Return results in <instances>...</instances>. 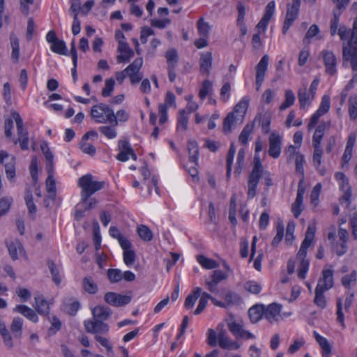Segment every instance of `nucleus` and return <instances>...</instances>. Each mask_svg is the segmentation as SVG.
Here are the masks:
<instances>
[{"label":"nucleus","mask_w":357,"mask_h":357,"mask_svg":"<svg viewBox=\"0 0 357 357\" xmlns=\"http://www.w3.org/2000/svg\"><path fill=\"white\" fill-rule=\"evenodd\" d=\"M34 298L36 302L35 308L38 313L42 315H47L50 313V307L43 296L39 295Z\"/></svg>","instance_id":"393cba45"},{"label":"nucleus","mask_w":357,"mask_h":357,"mask_svg":"<svg viewBox=\"0 0 357 357\" xmlns=\"http://www.w3.org/2000/svg\"><path fill=\"white\" fill-rule=\"evenodd\" d=\"M119 153L116 155V159L126 162L130 158L134 160H137V155L135 153L133 149L131 148L130 144L128 141L119 140Z\"/></svg>","instance_id":"9d476101"},{"label":"nucleus","mask_w":357,"mask_h":357,"mask_svg":"<svg viewBox=\"0 0 357 357\" xmlns=\"http://www.w3.org/2000/svg\"><path fill=\"white\" fill-rule=\"evenodd\" d=\"M53 172H47L48 176L46 179L47 191L49 194V197L52 199H54L56 196V183L53 176Z\"/></svg>","instance_id":"f704fd0d"},{"label":"nucleus","mask_w":357,"mask_h":357,"mask_svg":"<svg viewBox=\"0 0 357 357\" xmlns=\"http://www.w3.org/2000/svg\"><path fill=\"white\" fill-rule=\"evenodd\" d=\"M357 280V273L356 271H351L349 274L344 275L341 279L342 284L346 289H351V286L355 285Z\"/></svg>","instance_id":"e433bc0d"},{"label":"nucleus","mask_w":357,"mask_h":357,"mask_svg":"<svg viewBox=\"0 0 357 357\" xmlns=\"http://www.w3.org/2000/svg\"><path fill=\"white\" fill-rule=\"evenodd\" d=\"M269 56L265 54L262 56L256 66V85L257 90L259 91L265 77L266 72L268 68Z\"/></svg>","instance_id":"ddd939ff"},{"label":"nucleus","mask_w":357,"mask_h":357,"mask_svg":"<svg viewBox=\"0 0 357 357\" xmlns=\"http://www.w3.org/2000/svg\"><path fill=\"white\" fill-rule=\"evenodd\" d=\"M321 55L324 61L326 73L331 76L335 75L337 72V58L335 54L332 51L322 50Z\"/></svg>","instance_id":"423d86ee"},{"label":"nucleus","mask_w":357,"mask_h":357,"mask_svg":"<svg viewBox=\"0 0 357 357\" xmlns=\"http://www.w3.org/2000/svg\"><path fill=\"white\" fill-rule=\"evenodd\" d=\"M188 118L185 110L178 112L177 130L185 131L188 129Z\"/></svg>","instance_id":"49530a36"},{"label":"nucleus","mask_w":357,"mask_h":357,"mask_svg":"<svg viewBox=\"0 0 357 357\" xmlns=\"http://www.w3.org/2000/svg\"><path fill=\"white\" fill-rule=\"evenodd\" d=\"M245 289L252 294H258L261 290V287L255 281H248L245 284Z\"/></svg>","instance_id":"774afa93"},{"label":"nucleus","mask_w":357,"mask_h":357,"mask_svg":"<svg viewBox=\"0 0 357 357\" xmlns=\"http://www.w3.org/2000/svg\"><path fill=\"white\" fill-rule=\"evenodd\" d=\"M86 141L87 139L82 138L80 149L84 153L93 155L96 153V148L91 144L86 142Z\"/></svg>","instance_id":"e2e57ef3"},{"label":"nucleus","mask_w":357,"mask_h":357,"mask_svg":"<svg viewBox=\"0 0 357 357\" xmlns=\"http://www.w3.org/2000/svg\"><path fill=\"white\" fill-rule=\"evenodd\" d=\"M227 277V274L221 270L213 271L211 275V280L206 281V289L211 293H218V284L221 281L226 280Z\"/></svg>","instance_id":"9b49d317"},{"label":"nucleus","mask_w":357,"mask_h":357,"mask_svg":"<svg viewBox=\"0 0 357 357\" xmlns=\"http://www.w3.org/2000/svg\"><path fill=\"white\" fill-rule=\"evenodd\" d=\"M112 126H100L99 131L108 139H114L117 136V132L114 126V123H111Z\"/></svg>","instance_id":"de8ad7c7"},{"label":"nucleus","mask_w":357,"mask_h":357,"mask_svg":"<svg viewBox=\"0 0 357 357\" xmlns=\"http://www.w3.org/2000/svg\"><path fill=\"white\" fill-rule=\"evenodd\" d=\"M245 153L243 149H239L237 155L236 165L234 170V174L239 176L241 174L244 161H245Z\"/></svg>","instance_id":"c03bdc74"},{"label":"nucleus","mask_w":357,"mask_h":357,"mask_svg":"<svg viewBox=\"0 0 357 357\" xmlns=\"http://www.w3.org/2000/svg\"><path fill=\"white\" fill-rule=\"evenodd\" d=\"M137 233L139 236L145 241H151L152 240V232L149 228L145 225H140L137 228Z\"/></svg>","instance_id":"09e8293b"},{"label":"nucleus","mask_w":357,"mask_h":357,"mask_svg":"<svg viewBox=\"0 0 357 357\" xmlns=\"http://www.w3.org/2000/svg\"><path fill=\"white\" fill-rule=\"evenodd\" d=\"M248 314L252 323H257L264 317V305H256L250 307Z\"/></svg>","instance_id":"c85d7f7f"},{"label":"nucleus","mask_w":357,"mask_h":357,"mask_svg":"<svg viewBox=\"0 0 357 357\" xmlns=\"http://www.w3.org/2000/svg\"><path fill=\"white\" fill-rule=\"evenodd\" d=\"M82 285L84 291L90 294H96L98 287L91 276L85 277L83 279Z\"/></svg>","instance_id":"473e14b6"},{"label":"nucleus","mask_w":357,"mask_h":357,"mask_svg":"<svg viewBox=\"0 0 357 357\" xmlns=\"http://www.w3.org/2000/svg\"><path fill=\"white\" fill-rule=\"evenodd\" d=\"M202 293V288L196 287L185 298L184 306L187 309H191L196 303Z\"/></svg>","instance_id":"7c9ffc66"},{"label":"nucleus","mask_w":357,"mask_h":357,"mask_svg":"<svg viewBox=\"0 0 357 357\" xmlns=\"http://www.w3.org/2000/svg\"><path fill=\"white\" fill-rule=\"evenodd\" d=\"M129 119L128 113L124 109L119 110L115 114L113 112V118L110 119L109 123H114V126H117L119 121L125 122Z\"/></svg>","instance_id":"79ce46f5"},{"label":"nucleus","mask_w":357,"mask_h":357,"mask_svg":"<svg viewBox=\"0 0 357 357\" xmlns=\"http://www.w3.org/2000/svg\"><path fill=\"white\" fill-rule=\"evenodd\" d=\"M210 26L207 22L204 21L203 18H201L197 22V30L199 34L202 37L207 38L209 33Z\"/></svg>","instance_id":"6e6d98bb"},{"label":"nucleus","mask_w":357,"mask_h":357,"mask_svg":"<svg viewBox=\"0 0 357 357\" xmlns=\"http://www.w3.org/2000/svg\"><path fill=\"white\" fill-rule=\"evenodd\" d=\"M18 138L14 141V143L20 144L22 150H27L29 149V132L24 127L17 129Z\"/></svg>","instance_id":"b1692460"},{"label":"nucleus","mask_w":357,"mask_h":357,"mask_svg":"<svg viewBox=\"0 0 357 357\" xmlns=\"http://www.w3.org/2000/svg\"><path fill=\"white\" fill-rule=\"evenodd\" d=\"M330 109V97L328 95H324L321 98V102L319 109L317 110V112L321 114L322 116L328 112Z\"/></svg>","instance_id":"13d9d810"},{"label":"nucleus","mask_w":357,"mask_h":357,"mask_svg":"<svg viewBox=\"0 0 357 357\" xmlns=\"http://www.w3.org/2000/svg\"><path fill=\"white\" fill-rule=\"evenodd\" d=\"M281 307L282 306L277 303L268 305L266 308L264 307V317L270 323L277 321L281 317Z\"/></svg>","instance_id":"4468645a"},{"label":"nucleus","mask_w":357,"mask_h":357,"mask_svg":"<svg viewBox=\"0 0 357 357\" xmlns=\"http://www.w3.org/2000/svg\"><path fill=\"white\" fill-rule=\"evenodd\" d=\"M115 82L112 78L105 80V86L102 90V96L103 97H109L111 96L114 86Z\"/></svg>","instance_id":"052dcab7"},{"label":"nucleus","mask_w":357,"mask_h":357,"mask_svg":"<svg viewBox=\"0 0 357 357\" xmlns=\"http://www.w3.org/2000/svg\"><path fill=\"white\" fill-rule=\"evenodd\" d=\"M228 328L229 331L236 337L239 338L241 334L244 331L243 325L236 322L235 320H230L228 324Z\"/></svg>","instance_id":"a19ab883"},{"label":"nucleus","mask_w":357,"mask_h":357,"mask_svg":"<svg viewBox=\"0 0 357 357\" xmlns=\"http://www.w3.org/2000/svg\"><path fill=\"white\" fill-rule=\"evenodd\" d=\"M10 45L12 48L11 57L13 63H17L20 57V43L17 36L12 33L10 36Z\"/></svg>","instance_id":"cd10ccee"},{"label":"nucleus","mask_w":357,"mask_h":357,"mask_svg":"<svg viewBox=\"0 0 357 357\" xmlns=\"http://www.w3.org/2000/svg\"><path fill=\"white\" fill-rule=\"evenodd\" d=\"M107 276L112 283H116L122 280L123 273L119 269L111 268L107 271Z\"/></svg>","instance_id":"4d7b16f0"},{"label":"nucleus","mask_w":357,"mask_h":357,"mask_svg":"<svg viewBox=\"0 0 357 357\" xmlns=\"http://www.w3.org/2000/svg\"><path fill=\"white\" fill-rule=\"evenodd\" d=\"M333 15V17L330 22V33L332 36H334L338 31L339 16L340 13H337V12L334 10Z\"/></svg>","instance_id":"864d4df0"},{"label":"nucleus","mask_w":357,"mask_h":357,"mask_svg":"<svg viewBox=\"0 0 357 357\" xmlns=\"http://www.w3.org/2000/svg\"><path fill=\"white\" fill-rule=\"evenodd\" d=\"M213 56L211 52L202 53L199 59V70L202 75L208 76L212 68Z\"/></svg>","instance_id":"2eb2a0df"},{"label":"nucleus","mask_w":357,"mask_h":357,"mask_svg":"<svg viewBox=\"0 0 357 357\" xmlns=\"http://www.w3.org/2000/svg\"><path fill=\"white\" fill-rule=\"evenodd\" d=\"M349 112L351 119H356L357 117V99L351 97L349 100Z\"/></svg>","instance_id":"338daca9"},{"label":"nucleus","mask_w":357,"mask_h":357,"mask_svg":"<svg viewBox=\"0 0 357 357\" xmlns=\"http://www.w3.org/2000/svg\"><path fill=\"white\" fill-rule=\"evenodd\" d=\"M213 89V84L212 82L206 79L203 82L202 84V87L199 92V96L202 100L205 99L207 95H208Z\"/></svg>","instance_id":"3c124183"},{"label":"nucleus","mask_w":357,"mask_h":357,"mask_svg":"<svg viewBox=\"0 0 357 357\" xmlns=\"http://www.w3.org/2000/svg\"><path fill=\"white\" fill-rule=\"evenodd\" d=\"M314 152H313V164L314 167H320L321 165V158L323 151L321 149V146H313Z\"/></svg>","instance_id":"5fc2aeb1"},{"label":"nucleus","mask_w":357,"mask_h":357,"mask_svg":"<svg viewBox=\"0 0 357 357\" xmlns=\"http://www.w3.org/2000/svg\"><path fill=\"white\" fill-rule=\"evenodd\" d=\"M0 334L2 337L3 344L6 347L9 349H12L14 347V342L13 340L12 335L8 330L6 328V326L4 322L0 320Z\"/></svg>","instance_id":"a878e982"},{"label":"nucleus","mask_w":357,"mask_h":357,"mask_svg":"<svg viewBox=\"0 0 357 357\" xmlns=\"http://www.w3.org/2000/svg\"><path fill=\"white\" fill-rule=\"evenodd\" d=\"M314 336L316 341L319 343V346L322 349L323 357H328L331 352V346L328 341L323 336L320 335L316 331L314 332Z\"/></svg>","instance_id":"bb28decb"},{"label":"nucleus","mask_w":357,"mask_h":357,"mask_svg":"<svg viewBox=\"0 0 357 357\" xmlns=\"http://www.w3.org/2000/svg\"><path fill=\"white\" fill-rule=\"evenodd\" d=\"M23 319L21 317H14L10 326L13 339L20 340L22 335Z\"/></svg>","instance_id":"a211bd4d"},{"label":"nucleus","mask_w":357,"mask_h":357,"mask_svg":"<svg viewBox=\"0 0 357 357\" xmlns=\"http://www.w3.org/2000/svg\"><path fill=\"white\" fill-rule=\"evenodd\" d=\"M104 299L110 305L120 307L128 304L131 301V296L115 292H107L105 294Z\"/></svg>","instance_id":"1a4fd4ad"},{"label":"nucleus","mask_w":357,"mask_h":357,"mask_svg":"<svg viewBox=\"0 0 357 357\" xmlns=\"http://www.w3.org/2000/svg\"><path fill=\"white\" fill-rule=\"evenodd\" d=\"M327 290L322 289L321 285H317L315 288V297L314 298V303L321 309H324L326 307L327 301L324 296V292Z\"/></svg>","instance_id":"5701e85b"},{"label":"nucleus","mask_w":357,"mask_h":357,"mask_svg":"<svg viewBox=\"0 0 357 357\" xmlns=\"http://www.w3.org/2000/svg\"><path fill=\"white\" fill-rule=\"evenodd\" d=\"M188 149L189 153V160L191 163H192L195 166H192L188 169V172L190 176L195 178L198 174V171L196 168V165H197V162L198 160L199 155V149L198 144L195 140H190L188 142Z\"/></svg>","instance_id":"0eeeda50"},{"label":"nucleus","mask_w":357,"mask_h":357,"mask_svg":"<svg viewBox=\"0 0 357 357\" xmlns=\"http://www.w3.org/2000/svg\"><path fill=\"white\" fill-rule=\"evenodd\" d=\"M6 177L13 181L15 177V158H12L9 162L4 165Z\"/></svg>","instance_id":"37998d69"},{"label":"nucleus","mask_w":357,"mask_h":357,"mask_svg":"<svg viewBox=\"0 0 357 357\" xmlns=\"http://www.w3.org/2000/svg\"><path fill=\"white\" fill-rule=\"evenodd\" d=\"M304 155L299 152H296L295 158L296 171L301 174V178H304Z\"/></svg>","instance_id":"603ef678"},{"label":"nucleus","mask_w":357,"mask_h":357,"mask_svg":"<svg viewBox=\"0 0 357 357\" xmlns=\"http://www.w3.org/2000/svg\"><path fill=\"white\" fill-rule=\"evenodd\" d=\"M344 61H349L353 70H357V20L354 22L349 40L342 50Z\"/></svg>","instance_id":"f03ea898"},{"label":"nucleus","mask_w":357,"mask_h":357,"mask_svg":"<svg viewBox=\"0 0 357 357\" xmlns=\"http://www.w3.org/2000/svg\"><path fill=\"white\" fill-rule=\"evenodd\" d=\"M7 247L11 258L16 260L17 259V250L22 248L20 243L10 242L8 243Z\"/></svg>","instance_id":"bf43d9fd"},{"label":"nucleus","mask_w":357,"mask_h":357,"mask_svg":"<svg viewBox=\"0 0 357 357\" xmlns=\"http://www.w3.org/2000/svg\"><path fill=\"white\" fill-rule=\"evenodd\" d=\"M282 137L279 133L273 132L269 137L268 154L273 158H278L281 153Z\"/></svg>","instance_id":"f8f14e48"},{"label":"nucleus","mask_w":357,"mask_h":357,"mask_svg":"<svg viewBox=\"0 0 357 357\" xmlns=\"http://www.w3.org/2000/svg\"><path fill=\"white\" fill-rule=\"evenodd\" d=\"M321 285L322 289L325 290L331 289L334 284L333 279V269H323L322 277L318 280L317 285Z\"/></svg>","instance_id":"dca6fc26"},{"label":"nucleus","mask_w":357,"mask_h":357,"mask_svg":"<svg viewBox=\"0 0 357 357\" xmlns=\"http://www.w3.org/2000/svg\"><path fill=\"white\" fill-rule=\"evenodd\" d=\"M263 165L259 157L254 158V166L248 178V199H253L257 194V185L262 177Z\"/></svg>","instance_id":"7ed1b4c3"},{"label":"nucleus","mask_w":357,"mask_h":357,"mask_svg":"<svg viewBox=\"0 0 357 357\" xmlns=\"http://www.w3.org/2000/svg\"><path fill=\"white\" fill-rule=\"evenodd\" d=\"M78 185L81 188V201L77 205V207L84 208L89 211L94 208L98 201L91 197V196L97 191L102 190L105 186L104 181H97L93 179L91 174H86L79 178Z\"/></svg>","instance_id":"f257e3e1"},{"label":"nucleus","mask_w":357,"mask_h":357,"mask_svg":"<svg viewBox=\"0 0 357 357\" xmlns=\"http://www.w3.org/2000/svg\"><path fill=\"white\" fill-rule=\"evenodd\" d=\"M252 131H253V125L247 124L244 127V128L243 129L242 132H241V134L239 135V138H238L239 142L242 144H245V145L247 144Z\"/></svg>","instance_id":"a18cd8bd"},{"label":"nucleus","mask_w":357,"mask_h":357,"mask_svg":"<svg viewBox=\"0 0 357 357\" xmlns=\"http://www.w3.org/2000/svg\"><path fill=\"white\" fill-rule=\"evenodd\" d=\"M249 105V99L247 98H243L238 102L234 108V113L235 114L236 119L242 121L244 118V115L246 113Z\"/></svg>","instance_id":"6ab92c4d"},{"label":"nucleus","mask_w":357,"mask_h":357,"mask_svg":"<svg viewBox=\"0 0 357 357\" xmlns=\"http://www.w3.org/2000/svg\"><path fill=\"white\" fill-rule=\"evenodd\" d=\"M91 114L96 122L107 123L113 118V109L107 105L100 103L92 107Z\"/></svg>","instance_id":"20e7f679"},{"label":"nucleus","mask_w":357,"mask_h":357,"mask_svg":"<svg viewBox=\"0 0 357 357\" xmlns=\"http://www.w3.org/2000/svg\"><path fill=\"white\" fill-rule=\"evenodd\" d=\"M330 126L329 122H321L316 128L312 137V146H321V141L326 130Z\"/></svg>","instance_id":"aec40b11"},{"label":"nucleus","mask_w":357,"mask_h":357,"mask_svg":"<svg viewBox=\"0 0 357 357\" xmlns=\"http://www.w3.org/2000/svg\"><path fill=\"white\" fill-rule=\"evenodd\" d=\"M298 97L301 109H305V107H308L313 100L312 99V94L307 93L306 88L299 89Z\"/></svg>","instance_id":"c756f323"},{"label":"nucleus","mask_w":357,"mask_h":357,"mask_svg":"<svg viewBox=\"0 0 357 357\" xmlns=\"http://www.w3.org/2000/svg\"><path fill=\"white\" fill-rule=\"evenodd\" d=\"M13 311L21 314L33 323H36L38 321V317L36 312L25 305H17L13 308Z\"/></svg>","instance_id":"f3484780"},{"label":"nucleus","mask_w":357,"mask_h":357,"mask_svg":"<svg viewBox=\"0 0 357 357\" xmlns=\"http://www.w3.org/2000/svg\"><path fill=\"white\" fill-rule=\"evenodd\" d=\"M197 260L206 269H213L219 266V264L216 261L207 258L204 255H198Z\"/></svg>","instance_id":"c9c22d12"},{"label":"nucleus","mask_w":357,"mask_h":357,"mask_svg":"<svg viewBox=\"0 0 357 357\" xmlns=\"http://www.w3.org/2000/svg\"><path fill=\"white\" fill-rule=\"evenodd\" d=\"M84 328L86 332L90 333L105 334L109 331V326L103 321L96 319H89L84 322Z\"/></svg>","instance_id":"6e6552de"},{"label":"nucleus","mask_w":357,"mask_h":357,"mask_svg":"<svg viewBox=\"0 0 357 357\" xmlns=\"http://www.w3.org/2000/svg\"><path fill=\"white\" fill-rule=\"evenodd\" d=\"M143 64V59L142 57L137 58L131 63L126 68L124 69L125 73L127 74L128 77L130 75H135L140 71Z\"/></svg>","instance_id":"2f4dec72"},{"label":"nucleus","mask_w":357,"mask_h":357,"mask_svg":"<svg viewBox=\"0 0 357 357\" xmlns=\"http://www.w3.org/2000/svg\"><path fill=\"white\" fill-rule=\"evenodd\" d=\"M285 100L280 106V110L283 111L289 107L292 106L296 100L295 95L294 92L291 89H287L285 91L284 94Z\"/></svg>","instance_id":"58836bf2"},{"label":"nucleus","mask_w":357,"mask_h":357,"mask_svg":"<svg viewBox=\"0 0 357 357\" xmlns=\"http://www.w3.org/2000/svg\"><path fill=\"white\" fill-rule=\"evenodd\" d=\"M13 199L10 197H3L0 199V215H5L10 209Z\"/></svg>","instance_id":"680f3d73"},{"label":"nucleus","mask_w":357,"mask_h":357,"mask_svg":"<svg viewBox=\"0 0 357 357\" xmlns=\"http://www.w3.org/2000/svg\"><path fill=\"white\" fill-rule=\"evenodd\" d=\"M93 319L105 321L112 314V310L106 306L98 305L92 310Z\"/></svg>","instance_id":"412c9836"},{"label":"nucleus","mask_w":357,"mask_h":357,"mask_svg":"<svg viewBox=\"0 0 357 357\" xmlns=\"http://www.w3.org/2000/svg\"><path fill=\"white\" fill-rule=\"evenodd\" d=\"M123 261L128 266H130L132 265L135 260V252L133 250L130 249L128 250L123 251Z\"/></svg>","instance_id":"69168bd1"},{"label":"nucleus","mask_w":357,"mask_h":357,"mask_svg":"<svg viewBox=\"0 0 357 357\" xmlns=\"http://www.w3.org/2000/svg\"><path fill=\"white\" fill-rule=\"evenodd\" d=\"M310 266L309 260H301L298 269V276L304 279L306 277V274L308 271Z\"/></svg>","instance_id":"0e129e2a"},{"label":"nucleus","mask_w":357,"mask_h":357,"mask_svg":"<svg viewBox=\"0 0 357 357\" xmlns=\"http://www.w3.org/2000/svg\"><path fill=\"white\" fill-rule=\"evenodd\" d=\"M237 121H239V120L236 119L235 114L234 113H229L224 119L223 132L225 134L230 133L231 132L232 126Z\"/></svg>","instance_id":"ea45409f"},{"label":"nucleus","mask_w":357,"mask_h":357,"mask_svg":"<svg viewBox=\"0 0 357 357\" xmlns=\"http://www.w3.org/2000/svg\"><path fill=\"white\" fill-rule=\"evenodd\" d=\"M301 0H292L291 4H287V10L284 19L282 33L286 34L298 16Z\"/></svg>","instance_id":"39448f33"},{"label":"nucleus","mask_w":357,"mask_h":357,"mask_svg":"<svg viewBox=\"0 0 357 357\" xmlns=\"http://www.w3.org/2000/svg\"><path fill=\"white\" fill-rule=\"evenodd\" d=\"M50 50L60 55H67L68 50L66 43L58 38L55 42L51 44Z\"/></svg>","instance_id":"72a5a7b5"},{"label":"nucleus","mask_w":357,"mask_h":357,"mask_svg":"<svg viewBox=\"0 0 357 357\" xmlns=\"http://www.w3.org/2000/svg\"><path fill=\"white\" fill-rule=\"evenodd\" d=\"M47 265L52 275V280L59 285L61 282V278L55 263L53 261H48Z\"/></svg>","instance_id":"8fccbe9b"},{"label":"nucleus","mask_w":357,"mask_h":357,"mask_svg":"<svg viewBox=\"0 0 357 357\" xmlns=\"http://www.w3.org/2000/svg\"><path fill=\"white\" fill-rule=\"evenodd\" d=\"M118 51L123 54L117 57L119 62L129 61L134 54L133 51L129 47L128 44L126 41L120 42L118 47Z\"/></svg>","instance_id":"4be33fe9"},{"label":"nucleus","mask_w":357,"mask_h":357,"mask_svg":"<svg viewBox=\"0 0 357 357\" xmlns=\"http://www.w3.org/2000/svg\"><path fill=\"white\" fill-rule=\"evenodd\" d=\"M167 67H176L178 61V55L176 49H169L165 54Z\"/></svg>","instance_id":"4c0bfd02"}]
</instances>
